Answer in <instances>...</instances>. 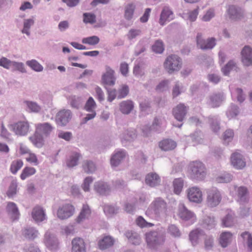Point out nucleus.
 <instances>
[{"label":"nucleus","instance_id":"obj_1","mask_svg":"<svg viewBox=\"0 0 252 252\" xmlns=\"http://www.w3.org/2000/svg\"><path fill=\"white\" fill-rule=\"evenodd\" d=\"M167 205L161 198H156L150 204L146 212L148 216L159 220L166 216Z\"/></svg>","mask_w":252,"mask_h":252},{"label":"nucleus","instance_id":"obj_2","mask_svg":"<svg viewBox=\"0 0 252 252\" xmlns=\"http://www.w3.org/2000/svg\"><path fill=\"white\" fill-rule=\"evenodd\" d=\"M230 193L236 196V201L240 205L247 204L250 201V193L246 187L233 185L230 188Z\"/></svg>","mask_w":252,"mask_h":252},{"label":"nucleus","instance_id":"obj_3","mask_svg":"<svg viewBox=\"0 0 252 252\" xmlns=\"http://www.w3.org/2000/svg\"><path fill=\"white\" fill-rule=\"evenodd\" d=\"M189 171L190 177L198 180H203L206 175V169L204 164L200 161H193L189 165Z\"/></svg>","mask_w":252,"mask_h":252},{"label":"nucleus","instance_id":"obj_4","mask_svg":"<svg viewBox=\"0 0 252 252\" xmlns=\"http://www.w3.org/2000/svg\"><path fill=\"white\" fill-rule=\"evenodd\" d=\"M163 66L169 74L178 72L182 68V60L176 55H170L165 60Z\"/></svg>","mask_w":252,"mask_h":252},{"label":"nucleus","instance_id":"obj_5","mask_svg":"<svg viewBox=\"0 0 252 252\" xmlns=\"http://www.w3.org/2000/svg\"><path fill=\"white\" fill-rule=\"evenodd\" d=\"M166 127V122L165 119L164 117L158 116L155 117L150 127L145 126L142 129V130L145 136H148L151 131L160 133L164 130Z\"/></svg>","mask_w":252,"mask_h":252},{"label":"nucleus","instance_id":"obj_6","mask_svg":"<svg viewBox=\"0 0 252 252\" xmlns=\"http://www.w3.org/2000/svg\"><path fill=\"white\" fill-rule=\"evenodd\" d=\"M8 127L17 136H25L30 132L31 126L27 121H19L9 124Z\"/></svg>","mask_w":252,"mask_h":252},{"label":"nucleus","instance_id":"obj_7","mask_svg":"<svg viewBox=\"0 0 252 252\" xmlns=\"http://www.w3.org/2000/svg\"><path fill=\"white\" fill-rule=\"evenodd\" d=\"M222 194L216 188H212L206 191V205L211 208L217 207L221 202Z\"/></svg>","mask_w":252,"mask_h":252},{"label":"nucleus","instance_id":"obj_8","mask_svg":"<svg viewBox=\"0 0 252 252\" xmlns=\"http://www.w3.org/2000/svg\"><path fill=\"white\" fill-rule=\"evenodd\" d=\"M146 241L148 245L152 248L161 245L164 242V236L159 231H153L145 234Z\"/></svg>","mask_w":252,"mask_h":252},{"label":"nucleus","instance_id":"obj_9","mask_svg":"<svg viewBox=\"0 0 252 252\" xmlns=\"http://www.w3.org/2000/svg\"><path fill=\"white\" fill-rule=\"evenodd\" d=\"M197 46L203 50L212 49L216 45V39L214 37L209 38L205 40L201 33L198 32L196 37Z\"/></svg>","mask_w":252,"mask_h":252},{"label":"nucleus","instance_id":"obj_10","mask_svg":"<svg viewBox=\"0 0 252 252\" xmlns=\"http://www.w3.org/2000/svg\"><path fill=\"white\" fill-rule=\"evenodd\" d=\"M178 215L181 219L189 221L190 224L193 223L196 220L195 214L188 210L182 203H180L178 205Z\"/></svg>","mask_w":252,"mask_h":252},{"label":"nucleus","instance_id":"obj_11","mask_svg":"<svg viewBox=\"0 0 252 252\" xmlns=\"http://www.w3.org/2000/svg\"><path fill=\"white\" fill-rule=\"evenodd\" d=\"M189 201L195 203H200L203 201V193L200 189L197 187L189 188L186 191Z\"/></svg>","mask_w":252,"mask_h":252},{"label":"nucleus","instance_id":"obj_12","mask_svg":"<svg viewBox=\"0 0 252 252\" xmlns=\"http://www.w3.org/2000/svg\"><path fill=\"white\" fill-rule=\"evenodd\" d=\"M105 72L101 77V81L103 84L110 86H113L115 84L116 77L115 75V72L108 65L105 66Z\"/></svg>","mask_w":252,"mask_h":252},{"label":"nucleus","instance_id":"obj_13","mask_svg":"<svg viewBox=\"0 0 252 252\" xmlns=\"http://www.w3.org/2000/svg\"><path fill=\"white\" fill-rule=\"evenodd\" d=\"M72 113L70 110L63 109L58 112L56 116L57 124L61 126H65L71 120Z\"/></svg>","mask_w":252,"mask_h":252},{"label":"nucleus","instance_id":"obj_14","mask_svg":"<svg viewBox=\"0 0 252 252\" xmlns=\"http://www.w3.org/2000/svg\"><path fill=\"white\" fill-rule=\"evenodd\" d=\"M74 212V207L70 204H65L59 207L57 215L60 220H65L72 216Z\"/></svg>","mask_w":252,"mask_h":252},{"label":"nucleus","instance_id":"obj_15","mask_svg":"<svg viewBox=\"0 0 252 252\" xmlns=\"http://www.w3.org/2000/svg\"><path fill=\"white\" fill-rule=\"evenodd\" d=\"M54 128V126L48 122L37 123L35 125L36 133H39L45 138L50 135Z\"/></svg>","mask_w":252,"mask_h":252},{"label":"nucleus","instance_id":"obj_16","mask_svg":"<svg viewBox=\"0 0 252 252\" xmlns=\"http://www.w3.org/2000/svg\"><path fill=\"white\" fill-rule=\"evenodd\" d=\"M225 99V96L223 93H213L209 96L207 104L212 108L218 107Z\"/></svg>","mask_w":252,"mask_h":252},{"label":"nucleus","instance_id":"obj_17","mask_svg":"<svg viewBox=\"0 0 252 252\" xmlns=\"http://www.w3.org/2000/svg\"><path fill=\"white\" fill-rule=\"evenodd\" d=\"M44 243L46 247L51 251H55L58 249L59 242L53 234L47 231L44 235Z\"/></svg>","mask_w":252,"mask_h":252},{"label":"nucleus","instance_id":"obj_18","mask_svg":"<svg viewBox=\"0 0 252 252\" xmlns=\"http://www.w3.org/2000/svg\"><path fill=\"white\" fill-rule=\"evenodd\" d=\"M230 162L232 166L236 169H242L246 166V161L243 156L240 153H233L230 157Z\"/></svg>","mask_w":252,"mask_h":252},{"label":"nucleus","instance_id":"obj_19","mask_svg":"<svg viewBox=\"0 0 252 252\" xmlns=\"http://www.w3.org/2000/svg\"><path fill=\"white\" fill-rule=\"evenodd\" d=\"M229 17L231 20H239L244 17V11L241 7L234 5H229L227 10Z\"/></svg>","mask_w":252,"mask_h":252},{"label":"nucleus","instance_id":"obj_20","mask_svg":"<svg viewBox=\"0 0 252 252\" xmlns=\"http://www.w3.org/2000/svg\"><path fill=\"white\" fill-rule=\"evenodd\" d=\"M31 216L33 220L37 223L47 220L45 210L42 207L39 206H36L32 209Z\"/></svg>","mask_w":252,"mask_h":252},{"label":"nucleus","instance_id":"obj_21","mask_svg":"<svg viewBox=\"0 0 252 252\" xmlns=\"http://www.w3.org/2000/svg\"><path fill=\"white\" fill-rule=\"evenodd\" d=\"M188 110V107L183 103H180L173 109V115L179 122H182L185 118Z\"/></svg>","mask_w":252,"mask_h":252},{"label":"nucleus","instance_id":"obj_22","mask_svg":"<svg viewBox=\"0 0 252 252\" xmlns=\"http://www.w3.org/2000/svg\"><path fill=\"white\" fill-rule=\"evenodd\" d=\"M174 18V15L172 10L167 6H165L161 10L158 23L161 26L165 25Z\"/></svg>","mask_w":252,"mask_h":252},{"label":"nucleus","instance_id":"obj_23","mask_svg":"<svg viewBox=\"0 0 252 252\" xmlns=\"http://www.w3.org/2000/svg\"><path fill=\"white\" fill-rule=\"evenodd\" d=\"M126 153L124 150L118 149L115 150L110 160L112 166L117 167L120 165L126 158Z\"/></svg>","mask_w":252,"mask_h":252},{"label":"nucleus","instance_id":"obj_24","mask_svg":"<svg viewBox=\"0 0 252 252\" xmlns=\"http://www.w3.org/2000/svg\"><path fill=\"white\" fill-rule=\"evenodd\" d=\"M242 61L246 66L252 65V48L245 46L241 51Z\"/></svg>","mask_w":252,"mask_h":252},{"label":"nucleus","instance_id":"obj_25","mask_svg":"<svg viewBox=\"0 0 252 252\" xmlns=\"http://www.w3.org/2000/svg\"><path fill=\"white\" fill-rule=\"evenodd\" d=\"M204 235V232L200 228H196L190 232L189 235V240L191 245L195 246L199 243L200 238Z\"/></svg>","mask_w":252,"mask_h":252},{"label":"nucleus","instance_id":"obj_26","mask_svg":"<svg viewBox=\"0 0 252 252\" xmlns=\"http://www.w3.org/2000/svg\"><path fill=\"white\" fill-rule=\"evenodd\" d=\"M84 241L81 238H75L72 240L71 252H86Z\"/></svg>","mask_w":252,"mask_h":252},{"label":"nucleus","instance_id":"obj_27","mask_svg":"<svg viewBox=\"0 0 252 252\" xmlns=\"http://www.w3.org/2000/svg\"><path fill=\"white\" fill-rule=\"evenodd\" d=\"M208 122L211 130L215 133H218L220 129V119L219 117L217 116H210L208 118Z\"/></svg>","mask_w":252,"mask_h":252},{"label":"nucleus","instance_id":"obj_28","mask_svg":"<svg viewBox=\"0 0 252 252\" xmlns=\"http://www.w3.org/2000/svg\"><path fill=\"white\" fill-rule=\"evenodd\" d=\"M22 235L27 239L33 240L39 235L38 231L33 227L27 226L22 230Z\"/></svg>","mask_w":252,"mask_h":252},{"label":"nucleus","instance_id":"obj_29","mask_svg":"<svg viewBox=\"0 0 252 252\" xmlns=\"http://www.w3.org/2000/svg\"><path fill=\"white\" fill-rule=\"evenodd\" d=\"M160 178L156 173H150L148 174L145 178L146 184L151 187H155L159 185Z\"/></svg>","mask_w":252,"mask_h":252},{"label":"nucleus","instance_id":"obj_30","mask_svg":"<svg viewBox=\"0 0 252 252\" xmlns=\"http://www.w3.org/2000/svg\"><path fill=\"white\" fill-rule=\"evenodd\" d=\"M44 138L45 137L42 135L36 133L35 131L34 134L29 137V139L35 147L40 148L44 144Z\"/></svg>","mask_w":252,"mask_h":252},{"label":"nucleus","instance_id":"obj_31","mask_svg":"<svg viewBox=\"0 0 252 252\" xmlns=\"http://www.w3.org/2000/svg\"><path fill=\"white\" fill-rule=\"evenodd\" d=\"M6 211L11 218L13 220H17L19 217V212L16 204L12 202L7 203L6 206Z\"/></svg>","mask_w":252,"mask_h":252},{"label":"nucleus","instance_id":"obj_32","mask_svg":"<svg viewBox=\"0 0 252 252\" xmlns=\"http://www.w3.org/2000/svg\"><path fill=\"white\" fill-rule=\"evenodd\" d=\"M94 189L101 195H106L109 192L110 188L107 183L100 181L94 183Z\"/></svg>","mask_w":252,"mask_h":252},{"label":"nucleus","instance_id":"obj_33","mask_svg":"<svg viewBox=\"0 0 252 252\" xmlns=\"http://www.w3.org/2000/svg\"><path fill=\"white\" fill-rule=\"evenodd\" d=\"M199 7L197 6L192 10H189L187 12H183L181 17L185 20L193 22L196 21L199 14Z\"/></svg>","mask_w":252,"mask_h":252},{"label":"nucleus","instance_id":"obj_34","mask_svg":"<svg viewBox=\"0 0 252 252\" xmlns=\"http://www.w3.org/2000/svg\"><path fill=\"white\" fill-rule=\"evenodd\" d=\"M114 242L113 238L110 236H106L98 241V245L100 249L105 250L112 246Z\"/></svg>","mask_w":252,"mask_h":252},{"label":"nucleus","instance_id":"obj_35","mask_svg":"<svg viewBox=\"0 0 252 252\" xmlns=\"http://www.w3.org/2000/svg\"><path fill=\"white\" fill-rule=\"evenodd\" d=\"M177 146L176 143L169 139H164L159 143V148L163 151H168L174 149Z\"/></svg>","mask_w":252,"mask_h":252},{"label":"nucleus","instance_id":"obj_36","mask_svg":"<svg viewBox=\"0 0 252 252\" xmlns=\"http://www.w3.org/2000/svg\"><path fill=\"white\" fill-rule=\"evenodd\" d=\"M217 225V221L214 217L206 216L202 220V226L208 230L214 229Z\"/></svg>","mask_w":252,"mask_h":252},{"label":"nucleus","instance_id":"obj_37","mask_svg":"<svg viewBox=\"0 0 252 252\" xmlns=\"http://www.w3.org/2000/svg\"><path fill=\"white\" fill-rule=\"evenodd\" d=\"M125 235L128 239V241L133 245H138L141 243L140 236L136 232L127 231L125 233Z\"/></svg>","mask_w":252,"mask_h":252},{"label":"nucleus","instance_id":"obj_38","mask_svg":"<svg viewBox=\"0 0 252 252\" xmlns=\"http://www.w3.org/2000/svg\"><path fill=\"white\" fill-rule=\"evenodd\" d=\"M232 234L229 231L221 233L220 237V243L222 247L226 248L232 241Z\"/></svg>","mask_w":252,"mask_h":252},{"label":"nucleus","instance_id":"obj_39","mask_svg":"<svg viewBox=\"0 0 252 252\" xmlns=\"http://www.w3.org/2000/svg\"><path fill=\"white\" fill-rule=\"evenodd\" d=\"M201 136L202 134L201 132L196 131L193 134L187 136L186 140L189 143L191 144L193 146H195L202 142Z\"/></svg>","mask_w":252,"mask_h":252},{"label":"nucleus","instance_id":"obj_40","mask_svg":"<svg viewBox=\"0 0 252 252\" xmlns=\"http://www.w3.org/2000/svg\"><path fill=\"white\" fill-rule=\"evenodd\" d=\"M133 107V102L129 100L123 101L120 104V110L122 113L125 114L130 113Z\"/></svg>","mask_w":252,"mask_h":252},{"label":"nucleus","instance_id":"obj_41","mask_svg":"<svg viewBox=\"0 0 252 252\" xmlns=\"http://www.w3.org/2000/svg\"><path fill=\"white\" fill-rule=\"evenodd\" d=\"M81 157L80 154L78 153H72L66 160V166L68 168H72L78 164V160Z\"/></svg>","mask_w":252,"mask_h":252},{"label":"nucleus","instance_id":"obj_42","mask_svg":"<svg viewBox=\"0 0 252 252\" xmlns=\"http://www.w3.org/2000/svg\"><path fill=\"white\" fill-rule=\"evenodd\" d=\"M82 168L85 172L88 174L94 173L96 169L95 164L90 160H85L83 161Z\"/></svg>","mask_w":252,"mask_h":252},{"label":"nucleus","instance_id":"obj_43","mask_svg":"<svg viewBox=\"0 0 252 252\" xmlns=\"http://www.w3.org/2000/svg\"><path fill=\"white\" fill-rule=\"evenodd\" d=\"M34 24V20L32 18L24 19L23 21V28L21 30L22 33L29 36L31 35L30 29Z\"/></svg>","mask_w":252,"mask_h":252},{"label":"nucleus","instance_id":"obj_44","mask_svg":"<svg viewBox=\"0 0 252 252\" xmlns=\"http://www.w3.org/2000/svg\"><path fill=\"white\" fill-rule=\"evenodd\" d=\"M91 214V210L87 205H84L79 215L76 219V221L80 223L85 220L88 219Z\"/></svg>","mask_w":252,"mask_h":252},{"label":"nucleus","instance_id":"obj_45","mask_svg":"<svg viewBox=\"0 0 252 252\" xmlns=\"http://www.w3.org/2000/svg\"><path fill=\"white\" fill-rule=\"evenodd\" d=\"M81 97L76 95H72L68 98V102L72 108L79 109L83 102Z\"/></svg>","mask_w":252,"mask_h":252},{"label":"nucleus","instance_id":"obj_46","mask_svg":"<svg viewBox=\"0 0 252 252\" xmlns=\"http://www.w3.org/2000/svg\"><path fill=\"white\" fill-rule=\"evenodd\" d=\"M10 70L13 72L19 71L22 73L27 72L24 63L15 61H12Z\"/></svg>","mask_w":252,"mask_h":252},{"label":"nucleus","instance_id":"obj_47","mask_svg":"<svg viewBox=\"0 0 252 252\" xmlns=\"http://www.w3.org/2000/svg\"><path fill=\"white\" fill-rule=\"evenodd\" d=\"M136 133L134 129H130L126 130L121 136L122 141H131L133 140L136 137Z\"/></svg>","mask_w":252,"mask_h":252},{"label":"nucleus","instance_id":"obj_48","mask_svg":"<svg viewBox=\"0 0 252 252\" xmlns=\"http://www.w3.org/2000/svg\"><path fill=\"white\" fill-rule=\"evenodd\" d=\"M18 183L16 179H13L9 186L6 194L9 197H12L17 192Z\"/></svg>","mask_w":252,"mask_h":252},{"label":"nucleus","instance_id":"obj_49","mask_svg":"<svg viewBox=\"0 0 252 252\" xmlns=\"http://www.w3.org/2000/svg\"><path fill=\"white\" fill-rule=\"evenodd\" d=\"M240 112L239 107L234 104H231L226 111V115L229 119L237 116Z\"/></svg>","mask_w":252,"mask_h":252},{"label":"nucleus","instance_id":"obj_50","mask_svg":"<svg viewBox=\"0 0 252 252\" xmlns=\"http://www.w3.org/2000/svg\"><path fill=\"white\" fill-rule=\"evenodd\" d=\"M26 64L32 69L36 72H41L43 70V66L36 60L34 59L27 61L26 62Z\"/></svg>","mask_w":252,"mask_h":252},{"label":"nucleus","instance_id":"obj_51","mask_svg":"<svg viewBox=\"0 0 252 252\" xmlns=\"http://www.w3.org/2000/svg\"><path fill=\"white\" fill-rule=\"evenodd\" d=\"M24 103L30 112L38 113L41 110V107L35 102L26 100Z\"/></svg>","mask_w":252,"mask_h":252},{"label":"nucleus","instance_id":"obj_52","mask_svg":"<svg viewBox=\"0 0 252 252\" xmlns=\"http://www.w3.org/2000/svg\"><path fill=\"white\" fill-rule=\"evenodd\" d=\"M135 6L132 3H129L125 7L124 17L127 20H130L132 18L135 10Z\"/></svg>","mask_w":252,"mask_h":252},{"label":"nucleus","instance_id":"obj_53","mask_svg":"<svg viewBox=\"0 0 252 252\" xmlns=\"http://www.w3.org/2000/svg\"><path fill=\"white\" fill-rule=\"evenodd\" d=\"M235 223L234 217L230 214H227L221 220V225L224 227H230Z\"/></svg>","mask_w":252,"mask_h":252},{"label":"nucleus","instance_id":"obj_54","mask_svg":"<svg viewBox=\"0 0 252 252\" xmlns=\"http://www.w3.org/2000/svg\"><path fill=\"white\" fill-rule=\"evenodd\" d=\"M167 232L172 237L179 238L181 236V232L177 226L175 224H170L167 229Z\"/></svg>","mask_w":252,"mask_h":252},{"label":"nucleus","instance_id":"obj_55","mask_svg":"<svg viewBox=\"0 0 252 252\" xmlns=\"http://www.w3.org/2000/svg\"><path fill=\"white\" fill-rule=\"evenodd\" d=\"M185 89L182 83L179 81H176L172 89V95L173 97H176L184 92Z\"/></svg>","mask_w":252,"mask_h":252},{"label":"nucleus","instance_id":"obj_56","mask_svg":"<svg viewBox=\"0 0 252 252\" xmlns=\"http://www.w3.org/2000/svg\"><path fill=\"white\" fill-rule=\"evenodd\" d=\"M133 74L137 77H142L145 74V65L142 63L135 64L133 69Z\"/></svg>","mask_w":252,"mask_h":252},{"label":"nucleus","instance_id":"obj_57","mask_svg":"<svg viewBox=\"0 0 252 252\" xmlns=\"http://www.w3.org/2000/svg\"><path fill=\"white\" fill-rule=\"evenodd\" d=\"M236 67V63L234 60L229 61L225 66L221 68V71L223 74L227 76L230 72L235 68Z\"/></svg>","mask_w":252,"mask_h":252},{"label":"nucleus","instance_id":"obj_58","mask_svg":"<svg viewBox=\"0 0 252 252\" xmlns=\"http://www.w3.org/2000/svg\"><path fill=\"white\" fill-rule=\"evenodd\" d=\"M36 170L32 167H26L23 170L20 175V178L22 180H25L27 177L34 174Z\"/></svg>","mask_w":252,"mask_h":252},{"label":"nucleus","instance_id":"obj_59","mask_svg":"<svg viewBox=\"0 0 252 252\" xmlns=\"http://www.w3.org/2000/svg\"><path fill=\"white\" fill-rule=\"evenodd\" d=\"M129 93V88L127 85L123 84L120 86L117 91V98L121 99L125 97Z\"/></svg>","mask_w":252,"mask_h":252},{"label":"nucleus","instance_id":"obj_60","mask_svg":"<svg viewBox=\"0 0 252 252\" xmlns=\"http://www.w3.org/2000/svg\"><path fill=\"white\" fill-rule=\"evenodd\" d=\"M23 165V162L21 159H17L12 162L10 170L13 174H15Z\"/></svg>","mask_w":252,"mask_h":252},{"label":"nucleus","instance_id":"obj_61","mask_svg":"<svg viewBox=\"0 0 252 252\" xmlns=\"http://www.w3.org/2000/svg\"><path fill=\"white\" fill-rule=\"evenodd\" d=\"M184 185L183 180L181 178H177L173 181L174 191L176 194H179L182 191Z\"/></svg>","mask_w":252,"mask_h":252},{"label":"nucleus","instance_id":"obj_62","mask_svg":"<svg viewBox=\"0 0 252 252\" xmlns=\"http://www.w3.org/2000/svg\"><path fill=\"white\" fill-rule=\"evenodd\" d=\"M83 16V22L85 24H93L96 22V16L94 14L86 12L84 13Z\"/></svg>","mask_w":252,"mask_h":252},{"label":"nucleus","instance_id":"obj_63","mask_svg":"<svg viewBox=\"0 0 252 252\" xmlns=\"http://www.w3.org/2000/svg\"><path fill=\"white\" fill-rule=\"evenodd\" d=\"M140 108L141 112L144 115H147L151 113L150 102L147 100H144L140 103Z\"/></svg>","mask_w":252,"mask_h":252},{"label":"nucleus","instance_id":"obj_64","mask_svg":"<svg viewBox=\"0 0 252 252\" xmlns=\"http://www.w3.org/2000/svg\"><path fill=\"white\" fill-rule=\"evenodd\" d=\"M99 38L95 35L83 38L82 42L84 44H88L90 45H95L99 43Z\"/></svg>","mask_w":252,"mask_h":252}]
</instances>
